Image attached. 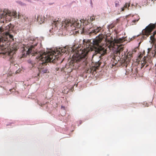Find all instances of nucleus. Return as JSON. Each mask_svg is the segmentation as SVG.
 I'll return each mask as SVG.
<instances>
[{"mask_svg": "<svg viewBox=\"0 0 156 156\" xmlns=\"http://www.w3.org/2000/svg\"><path fill=\"white\" fill-rule=\"evenodd\" d=\"M44 17H42L41 16H39L37 17V21L40 24L43 23L44 22Z\"/></svg>", "mask_w": 156, "mask_h": 156, "instance_id": "15", "label": "nucleus"}, {"mask_svg": "<svg viewBox=\"0 0 156 156\" xmlns=\"http://www.w3.org/2000/svg\"><path fill=\"white\" fill-rule=\"evenodd\" d=\"M125 67H127V65H125Z\"/></svg>", "mask_w": 156, "mask_h": 156, "instance_id": "30", "label": "nucleus"}, {"mask_svg": "<svg viewBox=\"0 0 156 156\" xmlns=\"http://www.w3.org/2000/svg\"><path fill=\"white\" fill-rule=\"evenodd\" d=\"M69 47L68 46H66L62 48H59L54 51H48L47 53L48 55L50 54L53 57L52 61L53 62H55L56 60H58V58L63 55L65 53H67L68 51Z\"/></svg>", "mask_w": 156, "mask_h": 156, "instance_id": "5", "label": "nucleus"}, {"mask_svg": "<svg viewBox=\"0 0 156 156\" xmlns=\"http://www.w3.org/2000/svg\"><path fill=\"white\" fill-rule=\"evenodd\" d=\"M18 19H21V16L19 15H18Z\"/></svg>", "mask_w": 156, "mask_h": 156, "instance_id": "24", "label": "nucleus"}, {"mask_svg": "<svg viewBox=\"0 0 156 156\" xmlns=\"http://www.w3.org/2000/svg\"><path fill=\"white\" fill-rule=\"evenodd\" d=\"M30 43H31L32 45L29 48L28 51H27V54L29 55L31 54L33 55H38V57H39V52H43L44 51H40L38 53V51H35L34 50L35 48L34 47L37 46L38 44L37 40V39L33 40H31Z\"/></svg>", "mask_w": 156, "mask_h": 156, "instance_id": "7", "label": "nucleus"}, {"mask_svg": "<svg viewBox=\"0 0 156 156\" xmlns=\"http://www.w3.org/2000/svg\"><path fill=\"white\" fill-rule=\"evenodd\" d=\"M119 5V2H115V6L116 7L118 6Z\"/></svg>", "mask_w": 156, "mask_h": 156, "instance_id": "20", "label": "nucleus"}, {"mask_svg": "<svg viewBox=\"0 0 156 156\" xmlns=\"http://www.w3.org/2000/svg\"><path fill=\"white\" fill-rule=\"evenodd\" d=\"M104 37V35L101 34H100L95 39H93L92 42L90 40H84L83 41L84 47L82 49L78 48L73 54L70 65L75 69H78L81 65L86 66L87 63V55L90 51H95V54H93V56L98 53L102 56L105 55L107 51L105 48L106 46L101 43Z\"/></svg>", "mask_w": 156, "mask_h": 156, "instance_id": "1", "label": "nucleus"}, {"mask_svg": "<svg viewBox=\"0 0 156 156\" xmlns=\"http://www.w3.org/2000/svg\"><path fill=\"white\" fill-rule=\"evenodd\" d=\"M125 5H126H126H127V4H126V3L125 4Z\"/></svg>", "mask_w": 156, "mask_h": 156, "instance_id": "29", "label": "nucleus"}, {"mask_svg": "<svg viewBox=\"0 0 156 156\" xmlns=\"http://www.w3.org/2000/svg\"><path fill=\"white\" fill-rule=\"evenodd\" d=\"M39 75H40V73H38L37 74V76H39Z\"/></svg>", "mask_w": 156, "mask_h": 156, "instance_id": "27", "label": "nucleus"}, {"mask_svg": "<svg viewBox=\"0 0 156 156\" xmlns=\"http://www.w3.org/2000/svg\"><path fill=\"white\" fill-rule=\"evenodd\" d=\"M123 41V39L120 38L119 40H116L115 43L114 44L113 48L115 51L116 52V53H119L120 51H122L123 47L122 45L120 43L122 42Z\"/></svg>", "mask_w": 156, "mask_h": 156, "instance_id": "8", "label": "nucleus"}, {"mask_svg": "<svg viewBox=\"0 0 156 156\" xmlns=\"http://www.w3.org/2000/svg\"><path fill=\"white\" fill-rule=\"evenodd\" d=\"M125 61V62L126 63V61Z\"/></svg>", "mask_w": 156, "mask_h": 156, "instance_id": "31", "label": "nucleus"}, {"mask_svg": "<svg viewBox=\"0 0 156 156\" xmlns=\"http://www.w3.org/2000/svg\"><path fill=\"white\" fill-rule=\"evenodd\" d=\"M39 57L38 58L39 59V65L38 66V68L40 73H46L49 72L48 69L46 66L47 63L49 62H52L53 57L50 54L48 55L45 52H39Z\"/></svg>", "mask_w": 156, "mask_h": 156, "instance_id": "3", "label": "nucleus"}, {"mask_svg": "<svg viewBox=\"0 0 156 156\" xmlns=\"http://www.w3.org/2000/svg\"><path fill=\"white\" fill-rule=\"evenodd\" d=\"M124 57H125V58H126V59H127V55H125Z\"/></svg>", "mask_w": 156, "mask_h": 156, "instance_id": "26", "label": "nucleus"}, {"mask_svg": "<svg viewBox=\"0 0 156 156\" xmlns=\"http://www.w3.org/2000/svg\"><path fill=\"white\" fill-rule=\"evenodd\" d=\"M61 20L59 18L55 19L52 23V25L53 26H55V27H57L59 25H61L62 24V25L64 24L65 25V27H68L69 26H73L75 27V28H79L80 27L81 25L79 23V21L78 20L76 21L75 20L73 19H66L64 21H62V23L61 21Z\"/></svg>", "mask_w": 156, "mask_h": 156, "instance_id": "4", "label": "nucleus"}, {"mask_svg": "<svg viewBox=\"0 0 156 156\" xmlns=\"http://www.w3.org/2000/svg\"><path fill=\"white\" fill-rule=\"evenodd\" d=\"M156 27V23L154 24L150 23L147 26L145 29L142 31V34L146 35V37L143 36L141 39H146L147 37L149 36L151 32L155 29Z\"/></svg>", "mask_w": 156, "mask_h": 156, "instance_id": "6", "label": "nucleus"}, {"mask_svg": "<svg viewBox=\"0 0 156 156\" xmlns=\"http://www.w3.org/2000/svg\"><path fill=\"white\" fill-rule=\"evenodd\" d=\"M10 17H13L16 18L17 16V14L16 11L11 12L8 10L5 9L3 13H0V17L1 18L5 17L7 16Z\"/></svg>", "mask_w": 156, "mask_h": 156, "instance_id": "9", "label": "nucleus"}, {"mask_svg": "<svg viewBox=\"0 0 156 156\" xmlns=\"http://www.w3.org/2000/svg\"><path fill=\"white\" fill-rule=\"evenodd\" d=\"M90 20L92 21L94 20L95 17L94 16L90 17Z\"/></svg>", "mask_w": 156, "mask_h": 156, "instance_id": "19", "label": "nucleus"}, {"mask_svg": "<svg viewBox=\"0 0 156 156\" xmlns=\"http://www.w3.org/2000/svg\"><path fill=\"white\" fill-rule=\"evenodd\" d=\"M137 50V48H136L127 53V61H129L133 57V54L136 52Z\"/></svg>", "mask_w": 156, "mask_h": 156, "instance_id": "14", "label": "nucleus"}, {"mask_svg": "<svg viewBox=\"0 0 156 156\" xmlns=\"http://www.w3.org/2000/svg\"><path fill=\"white\" fill-rule=\"evenodd\" d=\"M143 59V60H142L141 62V68H142L144 66H145V68H146L148 66L149 64L151 62V60H149V61L147 60V59H148L147 57L145 58L144 57Z\"/></svg>", "mask_w": 156, "mask_h": 156, "instance_id": "12", "label": "nucleus"}, {"mask_svg": "<svg viewBox=\"0 0 156 156\" xmlns=\"http://www.w3.org/2000/svg\"><path fill=\"white\" fill-rule=\"evenodd\" d=\"M102 29V28L101 27H97L96 29L91 30V28H90L89 30V31L90 32H89V34L90 36L92 35H94L100 32Z\"/></svg>", "mask_w": 156, "mask_h": 156, "instance_id": "13", "label": "nucleus"}, {"mask_svg": "<svg viewBox=\"0 0 156 156\" xmlns=\"http://www.w3.org/2000/svg\"><path fill=\"white\" fill-rule=\"evenodd\" d=\"M124 8H125V7ZM122 11H123L124 10V7H123L122 8Z\"/></svg>", "mask_w": 156, "mask_h": 156, "instance_id": "25", "label": "nucleus"}, {"mask_svg": "<svg viewBox=\"0 0 156 156\" xmlns=\"http://www.w3.org/2000/svg\"><path fill=\"white\" fill-rule=\"evenodd\" d=\"M101 63H100L98 61L97 62V63L96 64L95 66V67L97 69L100 65Z\"/></svg>", "mask_w": 156, "mask_h": 156, "instance_id": "17", "label": "nucleus"}, {"mask_svg": "<svg viewBox=\"0 0 156 156\" xmlns=\"http://www.w3.org/2000/svg\"><path fill=\"white\" fill-rule=\"evenodd\" d=\"M153 34L152 35H151L150 36V40L151 43L154 44V53H156V39H155L154 37V36L156 34V30L154 32Z\"/></svg>", "mask_w": 156, "mask_h": 156, "instance_id": "11", "label": "nucleus"}, {"mask_svg": "<svg viewBox=\"0 0 156 156\" xmlns=\"http://www.w3.org/2000/svg\"><path fill=\"white\" fill-rule=\"evenodd\" d=\"M92 69H88V70H87V73H92Z\"/></svg>", "mask_w": 156, "mask_h": 156, "instance_id": "18", "label": "nucleus"}, {"mask_svg": "<svg viewBox=\"0 0 156 156\" xmlns=\"http://www.w3.org/2000/svg\"><path fill=\"white\" fill-rule=\"evenodd\" d=\"M61 108L63 109H65V107L62 106H61Z\"/></svg>", "mask_w": 156, "mask_h": 156, "instance_id": "22", "label": "nucleus"}, {"mask_svg": "<svg viewBox=\"0 0 156 156\" xmlns=\"http://www.w3.org/2000/svg\"><path fill=\"white\" fill-rule=\"evenodd\" d=\"M130 18L131 21H130L129 20H127V23L130 25L136 24L140 19L139 16L137 15H134L132 16L130 14L127 15V18Z\"/></svg>", "mask_w": 156, "mask_h": 156, "instance_id": "10", "label": "nucleus"}, {"mask_svg": "<svg viewBox=\"0 0 156 156\" xmlns=\"http://www.w3.org/2000/svg\"><path fill=\"white\" fill-rule=\"evenodd\" d=\"M141 42H140L139 43V45H140V44Z\"/></svg>", "mask_w": 156, "mask_h": 156, "instance_id": "28", "label": "nucleus"}, {"mask_svg": "<svg viewBox=\"0 0 156 156\" xmlns=\"http://www.w3.org/2000/svg\"><path fill=\"white\" fill-rule=\"evenodd\" d=\"M9 59L10 60V61H11V60L12 61V57H10V58H9Z\"/></svg>", "mask_w": 156, "mask_h": 156, "instance_id": "23", "label": "nucleus"}, {"mask_svg": "<svg viewBox=\"0 0 156 156\" xmlns=\"http://www.w3.org/2000/svg\"><path fill=\"white\" fill-rule=\"evenodd\" d=\"M12 27L11 24L6 26L3 28L0 27V47L2 50H5L7 51L8 49L6 48L8 47L10 43L9 41L13 40V36L9 34V31L12 30ZM5 55L11 56L13 53L11 52L8 51L5 52H3Z\"/></svg>", "mask_w": 156, "mask_h": 156, "instance_id": "2", "label": "nucleus"}, {"mask_svg": "<svg viewBox=\"0 0 156 156\" xmlns=\"http://www.w3.org/2000/svg\"><path fill=\"white\" fill-rule=\"evenodd\" d=\"M135 37H136V36H133V37H131V38H129V40H128V41H127V42H130L131 41L133 40L135 38Z\"/></svg>", "mask_w": 156, "mask_h": 156, "instance_id": "16", "label": "nucleus"}, {"mask_svg": "<svg viewBox=\"0 0 156 156\" xmlns=\"http://www.w3.org/2000/svg\"><path fill=\"white\" fill-rule=\"evenodd\" d=\"M113 27V26L112 24L108 26L109 28V29H112Z\"/></svg>", "mask_w": 156, "mask_h": 156, "instance_id": "21", "label": "nucleus"}]
</instances>
